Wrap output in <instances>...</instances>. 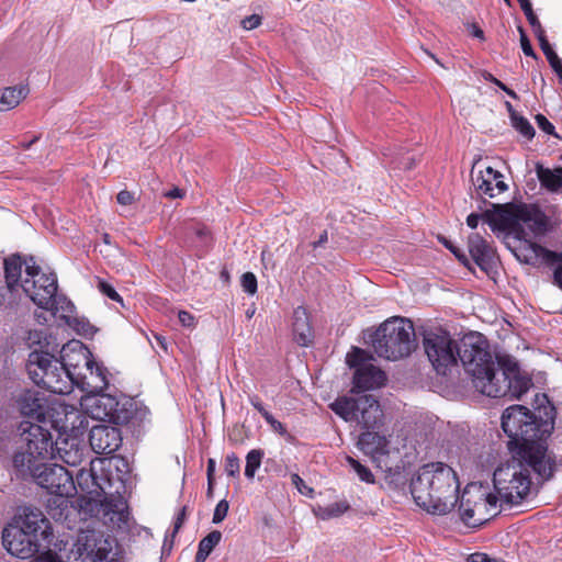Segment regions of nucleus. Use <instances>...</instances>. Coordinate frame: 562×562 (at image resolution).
Segmentation results:
<instances>
[{
    "mask_svg": "<svg viewBox=\"0 0 562 562\" xmlns=\"http://www.w3.org/2000/svg\"><path fill=\"white\" fill-rule=\"evenodd\" d=\"M89 441L95 453L111 454L122 445L121 430L114 425H95L90 430Z\"/></svg>",
    "mask_w": 562,
    "mask_h": 562,
    "instance_id": "obj_22",
    "label": "nucleus"
},
{
    "mask_svg": "<svg viewBox=\"0 0 562 562\" xmlns=\"http://www.w3.org/2000/svg\"><path fill=\"white\" fill-rule=\"evenodd\" d=\"M557 469L555 459L538 447L519 448L505 463L494 471L493 485L498 501L507 505H518L530 494L531 471L538 479L547 481Z\"/></svg>",
    "mask_w": 562,
    "mask_h": 562,
    "instance_id": "obj_2",
    "label": "nucleus"
},
{
    "mask_svg": "<svg viewBox=\"0 0 562 562\" xmlns=\"http://www.w3.org/2000/svg\"><path fill=\"white\" fill-rule=\"evenodd\" d=\"M540 48L542 49L543 54L546 55L550 66L558 75L560 82L562 83V61L557 55V53L552 49L550 43H546L543 45H540Z\"/></svg>",
    "mask_w": 562,
    "mask_h": 562,
    "instance_id": "obj_37",
    "label": "nucleus"
},
{
    "mask_svg": "<svg viewBox=\"0 0 562 562\" xmlns=\"http://www.w3.org/2000/svg\"><path fill=\"white\" fill-rule=\"evenodd\" d=\"M469 252L475 263L482 269H487L496 257L493 246L479 234H472L468 240Z\"/></svg>",
    "mask_w": 562,
    "mask_h": 562,
    "instance_id": "obj_25",
    "label": "nucleus"
},
{
    "mask_svg": "<svg viewBox=\"0 0 562 562\" xmlns=\"http://www.w3.org/2000/svg\"><path fill=\"white\" fill-rule=\"evenodd\" d=\"M98 289L100 290V292L102 294H104L105 296H108L109 299L115 301V302H120L122 303L123 300L121 297V295L115 291V289L109 284L108 282L103 281V280H100L99 283H98Z\"/></svg>",
    "mask_w": 562,
    "mask_h": 562,
    "instance_id": "obj_44",
    "label": "nucleus"
},
{
    "mask_svg": "<svg viewBox=\"0 0 562 562\" xmlns=\"http://www.w3.org/2000/svg\"><path fill=\"white\" fill-rule=\"evenodd\" d=\"M166 196L171 199L182 198V192L180 189L175 188L166 193Z\"/></svg>",
    "mask_w": 562,
    "mask_h": 562,
    "instance_id": "obj_63",
    "label": "nucleus"
},
{
    "mask_svg": "<svg viewBox=\"0 0 562 562\" xmlns=\"http://www.w3.org/2000/svg\"><path fill=\"white\" fill-rule=\"evenodd\" d=\"M468 562H502L499 560L488 557L486 553L475 552L471 554Z\"/></svg>",
    "mask_w": 562,
    "mask_h": 562,
    "instance_id": "obj_51",
    "label": "nucleus"
},
{
    "mask_svg": "<svg viewBox=\"0 0 562 562\" xmlns=\"http://www.w3.org/2000/svg\"><path fill=\"white\" fill-rule=\"evenodd\" d=\"M484 78L488 81H491L492 83H494L495 86H497L498 88H501L503 91H505L507 93V95H509L510 98L513 99H517V94L514 90L509 89L506 85H504L501 80H498L497 78H495L492 74H486L484 75Z\"/></svg>",
    "mask_w": 562,
    "mask_h": 562,
    "instance_id": "obj_48",
    "label": "nucleus"
},
{
    "mask_svg": "<svg viewBox=\"0 0 562 562\" xmlns=\"http://www.w3.org/2000/svg\"><path fill=\"white\" fill-rule=\"evenodd\" d=\"M330 408L348 423H356L367 431L358 437L357 447L369 456L376 468L385 473H398L389 462L390 440L386 436L369 431L382 425L383 412L379 401L370 394L341 396L330 404Z\"/></svg>",
    "mask_w": 562,
    "mask_h": 562,
    "instance_id": "obj_3",
    "label": "nucleus"
},
{
    "mask_svg": "<svg viewBox=\"0 0 562 562\" xmlns=\"http://www.w3.org/2000/svg\"><path fill=\"white\" fill-rule=\"evenodd\" d=\"M350 508L349 504L347 502H335L329 505H327L324 508H321L322 515L321 517L323 519H329L339 517L342 514H345Z\"/></svg>",
    "mask_w": 562,
    "mask_h": 562,
    "instance_id": "obj_39",
    "label": "nucleus"
},
{
    "mask_svg": "<svg viewBox=\"0 0 562 562\" xmlns=\"http://www.w3.org/2000/svg\"><path fill=\"white\" fill-rule=\"evenodd\" d=\"M502 428L510 438V443L519 448L538 447L548 451L546 439L553 429V423L538 419L522 405H513L502 415Z\"/></svg>",
    "mask_w": 562,
    "mask_h": 562,
    "instance_id": "obj_7",
    "label": "nucleus"
},
{
    "mask_svg": "<svg viewBox=\"0 0 562 562\" xmlns=\"http://www.w3.org/2000/svg\"><path fill=\"white\" fill-rule=\"evenodd\" d=\"M263 451L260 449H252L246 456L245 475L248 479H254L257 470L261 465Z\"/></svg>",
    "mask_w": 562,
    "mask_h": 562,
    "instance_id": "obj_35",
    "label": "nucleus"
},
{
    "mask_svg": "<svg viewBox=\"0 0 562 562\" xmlns=\"http://www.w3.org/2000/svg\"><path fill=\"white\" fill-rule=\"evenodd\" d=\"M550 260L547 266L553 270V283L562 290V250L548 252Z\"/></svg>",
    "mask_w": 562,
    "mask_h": 562,
    "instance_id": "obj_36",
    "label": "nucleus"
},
{
    "mask_svg": "<svg viewBox=\"0 0 562 562\" xmlns=\"http://www.w3.org/2000/svg\"><path fill=\"white\" fill-rule=\"evenodd\" d=\"M93 360L90 350L79 340H71L60 350V363L74 381L78 372L87 371V366Z\"/></svg>",
    "mask_w": 562,
    "mask_h": 562,
    "instance_id": "obj_21",
    "label": "nucleus"
},
{
    "mask_svg": "<svg viewBox=\"0 0 562 562\" xmlns=\"http://www.w3.org/2000/svg\"><path fill=\"white\" fill-rule=\"evenodd\" d=\"M450 251L459 259L460 262L468 266L469 259L462 250L454 246L453 248H450Z\"/></svg>",
    "mask_w": 562,
    "mask_h": 562,
    "instance_id": "obj_57",
    "label": "nucleus"
},
{
    "mask_svg": "<svg viewBox=\"0 0 562 562\" xmlns=\"http://www.w3.org/2000/svg\"><path fill=\"white\" fill-rule=\"evenodd\" d=\"M15 406L24 420L34 423L58 422L54 418L57 411L55 406L49 404L47 397L40 391L25 390L15 398Z\"/></svg>",
    "mask_w": 562,
    "mask_h": 562,
    "instance_id": "obj_17",
    "label": "nucleus"
},
{
    "mask_svg": "<svg viewBox=\"0 0 562 562\" xmlns=\"http://www.w3.org/2000/svg\"><path fill=\"white\" fill-rule=\"evenodd\" d=\"M392 164L395 165L394 168L411 170L415 165V157L398 153L392 158Z\"/></svg>",
    "mask_w": 562,
    "mask_h": 562,
    "instance_id": "obj_41",
    "label": "nucleus"
},
{
    "mask_svg": "<svg viewBox=\"0 0 562 562\" xmlns=\"http://www.w3.org/2000/svg\"><path fill=\"white\" fill-rule=\"evenodd\" d=\"M497 178H503V175L492 167H486L484 171L481 170L476 175H472V182L480 195L494 198L496 195L494 192V180H497Z\"/></svg>",
    "mask_w": 562,
    "mask_h": 562,
    "instance_id": "obj_30",
    "label": "nucleus"
},
{
    "mask_svg": "<svg viewBox=\"0 0 562 562\" xmlns=\"http://www.w3.org/2000/svg\"><path fill=\"white\" fill-rule=\"evenodd\" d=\"M110 464L111 461L108 459L95 458L89 462V468L80 469L76 475L79 488L88 495L78 499V506L90 515L99 513V507H105V515L109 513L123 515V502L108 497L111 494L108 491L111 487L108 474Z\"/></svg>",
    "mask_w": 562,
    "mask_h": 562,
    "instance_id": "obj_5",
    "label": "nucleus"
},
{
    "mask_svg": "<svg viewBox=\"0 0 562 562\" xmlns=\"http://www.w3.org/2000/svg\"><path fill=\"white\" fill-rule=\"evenodd\" d=\"M55 456L70 467L81 464L86 447L75 437L56 440L54 443Z\"/></svg>",
    "mask_w": 562,
    "mask_h": 562,
    "instance_id": "obj_24",
    "label": "nucleus"
},
{
    "mask_svg": "<svg viewBox=\"0 0 562 562\" xmlns=\"http://www.w3.org/2000/svg\"><path fill=\"white\" fill-rule=\"evenodd\" d=\"M345 462L357 474L360 481L367 484H373L375 482V477L371 470L360 461L350 456H346Z\"/></svg>",
    "mask_w": 562,
    "mask_h": 562,
    "instance_id": "obj_34",
    "label": "nucleus"
},
{
    "mask_svg": "<svg viewBox=\"0 0 562 562\" xmlns=\"http://www.w3.org/2000/svg\"><path fill=\"white\" fill-rule=\"evenodd\" d=\"M228 508H229V505L226 499L220 501L214 509L213 519H212L213 524L222 522L225 519V517L227 516Z\"/></svg>",
    "mask_w": 562,
    "mask_h": 562,
    "instance_id": "obj_43",
    "label": "nucleus"
},
{
    "mask_svg": "<svg viewBox=\"0 0 562 562\" xmlns=\"http://www.w3.org/2000/svg\"><path fill=\"white\" fill-rule=\"evenodd\" d=\"M12 525L19 526L37 540L48 541L53 536L49 520L40 509L34 507H23L14 517Z\"/></svg>",
    "mask_w": 562,
    "mask_h": 562,
    "instance_id": "obj_20",
    "label": "nucleus"
},
{
    "mask_svg": "<svg viewBox=\"0 0 562 562\" xmlns=\"http://www.w3.org/2000/svg\"><path fill=\"white\" fill-rule=\"evenodd\" d=\"M494 192L502 193L507 190V184L503 181V178H497V180H494Z\"/></svg>",
    "mask_w": 562,
    "mask_h": 562,
    "instance_id": "obj_59",
    "label": "nucleus"
},
{
    "mask_svg": "<svg viewBox=\"0 0 562 562\" xmlns=\"http://www.w3.org/2000/svg\"><path fill=\"white\" fill-rule=\"evenodd\" d=\"M459 357L475 390L486 396L520 398L529 390L530 380L520 375L516 364L503 368L494 362L481 334L471 333L461 339Z\"/></svg>",
    "mask_w": 562,
    "mask_h": 562,
    "instance_id": "obj_1",
    "label": "nucleus"
},
{
    "mask_svg": "<svg viewBox=\"0 0 562 562\" xmlns=\"http://www.w3.org/2000/svg\"><path fill=\"white\" fill-rule=\"evenodd\" d=\"M75 385L86 392L87 395L103 392L109 385L106 368L97 363L93 359L92 362L87 366V371L77 373L74 380V386Z\"/></svg>",
    "mask_w": 562,
    "mask_h": 562,
    "instance_id": "obj_23",
    "label": "nucleus"
},
{
    "mask_svg": "<svg viewBox=\"0 0 562 562\" xmlns=\"http://www.w3.org/2000/svg\"><path fill=\"white\" fill-rule=\"evenodd\" d=\"M21 286L34 304L54 315L59 310L69 313L74 310V304L70 301L57 296L56 276L42 273L35 261L27 262L26 277L23 278Z\"/></svg>",
    "mask_w": 562,
    "mask_h": 562,
    "instance_id": "obj_9",
    "label": "nucleus"
},
{
    "mask_svg": "<svg viewBox=\"0 0 562 562\" xmlns=\"http://www.w3.org/2000/svg\"><path fill=\"white\" fill-rule=\"evenodd\" d=\"M415 503L434 515H446L459 501V481L453 469L436 462L423 465L411 481Z\"/></svg>",
    "mask_w": 562,
    "mask_h": 562,
    "instance_id": "obj_4",
    "label": "nucleus"
},
{
    "mask_svg": "<svg viewBox=\"0 0 562 562\" xmlns=\"http://www.w3.org/2000/svg\"><path fill=\"white\" fill-rule=\"evenodd\" d=\"M72 494H53L47 502L48 515L58 522H67L76 508L72 506L69 497Z\"/></svg>",
    "mask_w": 562,
    "mask_h": 562,
    "instance_id": "obj_27",
    "label": "nucleus"
},
{
    "mask_svg": "<svg viewBox=\"0 0 562 562\" xmlns=\"http://www.w3.org/2000/svg\"><path fill=\"white\" fill-rule=\"evenodd\" d=\"M117 203L121 205H130L134 201V196L130 191L122 190L116 195Z\"/></svg>",
    "mask_w": 562,
    "mask_h": 562,
    "instance_id": "obj_52",
    "label": "nucleus"
},
{
    "mask_svg": "<svg viewBox=\"0 0 562 562\" xmlns=\"http://www.w3.org/2000/svg\"><path fill=\"white\" fill-rule=\"evenodd\" d=\"M265 420L269 424V426L271 427V429L276 432H278L279 435L281 436H284L286 435V428L284 427V425L282 423H280L279 420H277L272 414L270 413H265Z\"/></svg>",
    "mask_w": 562,
    "mask_h": 562,
    "instance_id": "obj_45",
    "label": "nucleus"
},
{
    "mask_svg": "<svg viewBox=\"0 0 562 562\" xmlns=\"http://www.w3.org/2000/svg\"><path fill=\"white\" fill-rule=\"evenodd\" d=\"M50 428L67 431L68 425H59V422L34 423L22 420L20 423L18 431L25 450L16 452L13 457V465L20 474H24L25 470L32 469V465L37 461L55 456V441Z\"/></svg>",
    "mask_w": 562,
    "mask_h": 562,
    "instance_id": "obj_6",
    "label": "nucleus"
},
{
    "mask_svg": "<svg viewBox=\"0 0 562 562\" xmlns=\"http://www.w3.org/2000/svg\"><path fill=\"white\" fill-rule=\"evenodd\" d=\"M26 370L31 380L55 394H69L72 380L58 359L46 352L32 351L29 355Z\"/></svg>",
    "mask_w": 562,
    "mask_h": 562,
    "instance_id": "obj_10",
    "label": "nucleus"
},
{
    "mask_svg": "<svg viewBox=\"0 0 562 562\" xmlns=\"http://www.w3.org/2000/svg\"><path fill=\"white\" fill-rule=\"evenodd\" d=\"M2 543L11 555L20 559L31 558L38 551L40 546L37 539L12 524H9L3 529Z\"/></svg>",
    "mask_w": 562,
    "mask_h": 562,
    "instance_id": "obj_19",
    "label": "nucleus"
},
{
    "mask_svg": "<svg viewBox=\"0 0 562 562\" xmlns=\"http://www.w3.org/2000/svg\"><path fill=\"white\" fill-rule=\"evenodd\" d=\"M371 345L374 352L386 360L406 358L417 347L414 325L409 319L391 317L373 333Z\"/></svg>",
    "mask_w": 562,
    "mask_h": 562,
    "instance_id": "obj_8",
    "label": "nucleus"
},
{
    "mask_svg": "<svg viewBox=\"0 0 562 562\" xmlns=\"http://www.w3.org/2000/svg\"><path fill=\"white\" fill-rule=\"evenodd\" d=\"M293 335L294 340L300 346H308L313 341V331L306 310L299 306L293 313Z\"/></svg>",
    "mask_w": 562,
    "mask_h": 562,
    "instance_id": "obj_28",
    "label": "nucleus"
},
{
    "mask_svg": "<svg viewBox=\"0 0 562 562\" xmlns=\"http://www.w3.org/2000/svg\"><path fill=\"white\" fill-rule=\"evenodd\" d=\"M243 290L248 294H255L257 292V278L252 272H245L241 276Z\"/></svg>",
    "mask_w": 562,
    "mask_h": 562,
    "instance_id": "obj_42",
    "label": "nucleus"
},
{
    "mask_svg": "<svg viewBox=\"0 0 562 562\" xmlns=\"http://www.w3.org/2000/svg\"><path fill=\"white\" fill-rule=\"evenodd\" d=\"M519 3H520L521 10L524 11L525 15H528V14H530V12H533L529 0H525Z\"/></svg>",
    "mask_w": 562,
    "mask_h": 562,
    "instance_id": "obj_61",
    "label": "nucleus"
},
{
    "mask_svg": "<svg viewBox=\"0 0 562 562\" xmlns=\"http://www.w3.org/2000/svg\"><path fill=\"white\" fill-rule=\"evenodd\" d=\"M222 533L218 530L211 531L199 542L194 562H205L213 549L220 543Z\"/></svg>",
    "mask_w": 562,
    "mask_h": 562,
    "instance_id": "obj_33",
    "label": "nucleus"
},
{
    "mask_svg": "<svg viewBox=\"0 0 562 562\" xmlns=\"http://www.w3.org/2000/svg\"><path fill=\"white\" fill-rule=\"evenodd\" d=\"M261 24V16L258 14H251L249 16H246L241 21V25L245 30H254L258 27Z\"/></svg>",
    "mask_w": 562,
    "mask_h": 562,
    "instance_id": "obj_49",
    "label": "nucleus"
},
{
    "mask_svg": "<svg viewBox=\"0 0 562 562\" xmlns=\"http://www.w3.org/2000/svg\"><path fill=\"white\" fill-rule=\"evenodd\" d=\"M251 405L265 417V413H269L262 405L258 396L250 397Z\"/></svg>",
    "mask_w": 562,
    "mask_h": 562,
    "instance_id": "obj_56",
    "label": "nucleus"
},
{
    "mask_svg": "<svg viewBox=\"0 0 562 562\" xmlns=\"http://www.w3.org/2000/svg\"><path fill=\"white\" fill-rule=\"evenodd\" d=\"M498 502V497L482 484L470 483L460 498V518L467 526H480L496 514Z\"/></svg>",
    "mask_w": 562,
    "mask_h": 562,
    "instance_id": "obj_11",
    "label": "nucleus"
},
{
    "mask_svg": "<svg viewBox=\"0 0 562 562\" xmlns=\"http://www.w3.org/2000/svg\"><path fill=\"white\" fill-rule=\"evenodd\" d=\"M370 358L364 350L357 347L347 353V363L356 369L352 393L379 389L384 384L386 380L385 373L372 363H369L368 360Z\"/></svg>",
    "mask_w": 562,
    "mask_h": 562,
    "instance_id": "obj_15",
    "label": "nucleus"
},
{
    "mask_svg": "<svg viewBox=\"0 0 562 562\" xmlns=\"http://www.w3.org/2000/svg\"><path fill=\"white\" fill-rule=\"evenodd\" d=\"M529 24L532 26H538L540 24V21L538 20L537 15L535 14V12H530V14L526 15Z\"/></svg>",
    "mask_w": 562,
    "mask_h": 562,
    "instance_id": "obj_62",
    "label": "nucleus"
},
{
    "mask_svg": "<svg viewBox=\"0 0 562 562\" xmlns=\"http://www.w3.org/2000/svg\"><path fill=\"white\" fill-rule=\"evenodd\" d=\"M520 245L515 249L516 258L527 265H537L539 260L548 265L550 256L548 252H552L536 243L532 239H518Z\"/></svg>",
    "mask_w": 562,
    "mask_h": 562,
    "instance_id": "obj_26",
    "label": "nucleus"
},
{
    "mask_svg": "<svg viewBox=\"0 0 562 562\" xmlns=\"http://www.w3.org/2000/svg\"><path fill=\"white\" fill-rule=\"evenodd\" d=\"M29 89L25 86L4 88L0 94V111H9L18 106L26 98Z\"/></svg>",
    "mask_w": 562,
    "mask_h": 562,
    "instance_id": "obj_31",
    "label": "nucleus"
},
{
    "mask_svg": "<svg viewBox=\"0 0 562 562\" xmlns=\"http://www.w3.org/2000/svg\"><path fill=\"white\" fill-rule=\"evenodd\" d=\"M519 34H520V45L524 54L526 56L536 57V53L530 44V41L528 40L525 31L522 27H518Z\"/></svg>",
    "mask_w": 562,
    "mask_h": 562,
    "instance_id": "obj_47",
    "label": "nucleus"
},
{
    "mask_svg": "<svg viewBox=\"0 0 562 562\" xmlns=\"http://www.w3.org/2000/svg\"><path fill=\"white\" fill-rule=\"evenodd\" d=\"M459 345L443 330H429L424 336V348L428 360L438 374L445 375L447 371L457 364Z\"/></svg>",
    "mask_w": 562,
    "mask_h": 562,
    "instance_id": "obj_12",
    "label": "nucleus"
},
{
    "mask_svg": "<svg viewBox=\"0 0 562 562\" xmlns=\"http://www.w3.org/2000/svg\"><path fill=\"white\" fill-rule=\"evenodd\" d=\"M184 517H186V507H183L180 510V513L178 514V516L176 518L172 535H176L179 531V529L181 528V526H182V524L184 521Z\"/></svg>",
    "mask_w": 562,
    "mask_h": 562,
    "instance_id": "obj_55",
    "label": "nucleus"
},
{
    "mask_svg": "<svg viewBox=\"0 0 562 562\" xmlns=\"http://www.w3.org/2000/svg\"><path fill=\"white\" fill-rule=\"evenodd\" d=\"M215 467H216L215 460L209 459L207 468H206L207 482L212 483L214 481Z\"/></svg>",
    "mask_w": 562,
    "mask_h": 562,
    "instance_id": "obj_58",
    "label": "nucleus"
},
{
    "mask_svg": "<svg viewBox=\"0 0 562 562\" xmlns=\"http://www.w3.org/2000/svg\"><path fill=\"white\" fill-rule=\"evenodd\" d=\"M536 122H537V124H538V127H539L541 131H543V132H546V133H548V134H551V135H553V136H555V137H558V138L560 137V136L554 132V126H553V125L548 121V119H547L544 115H542V114H537V115H536Z\"/></svg>",
    "mask_w": 562,
    "mask_h": 562,
    "instance_id": "obj_46",
    "label": "nucleus"
},
{
    "mask_svg": "<svg viewBox=\"0 0 562 562\" xmlns=\"http://www.w3.org/2000/svg\"><path fill=\"white\" fill-rule=\"evenodd\" d=\"M540 183L550 191H558L562 187V168L551 170L541 165L536 166Z\"/></svg>",
    "mask_w": 562,
    "mask_h": 562,
    "instance_id": "obj_32",
    "label": "nucleus"
},
{
    "mask_svg": "<svg viewBox=\"0 0 562 562\" xmlns=\"http://www.w3.org/2000/svg\"><path fill=\"white\" fill-rule=\"evenodd\" d=\"M110 538L94 529L80 530L70 551L71 562H112Z\"/></svg>",
    "mask_w": 562,
    "mask_h": 562,
    "instance_id": "obj_13",
    "label": "nucleus"
},
{
    "mask_svg": "<svg viewBox=\"0 0 562 562\" xmlns=\"http://www.w3.org/2000/svg\"><path fill=\"white\" fill-rule=\"evenodd\" d=\"M178 318H179V322L184 327H193L194 326V316L187 311H180L178 313Z\"/></svg>",
    "mask_w": 562,
    "mask_h": 562,
    "instance_id": "obj_50",
    "label": "nucleus"
},
{
    "mask_svg": "<svg viewBox=\"0 0 562 562\" xmlns=\"http://www.w3.org/2000/svg\"><path fill=\"white\" fill-rule=\"evenodd\" d=\"M87 414L100 422H109L113 425L126 424L131 418L128 409L117 398L110 394L87 395L82 402Z\"/></svg>",
    "mask_w": 562,
    "mask_h": 562,
    "instance_id": "obj_16",
    "label": "nucleus"
},
{
    "mask_svg": "<svg viewBox=\"0 0 562 562\" xmlns=\"http://www.w3.org/2000/svg\"><path fill=\"white\" fill-rule=\"evenodd\" d=\"M480 221V215L475 213H471L467 218V224L471 228H476Z\"/></svg>",
    "mask_w": 562,
    "mask_h": 562,
    "instance_id": "obj_60",
    "label": "nucleus"
},
{
    "mask_svg": "<svg viewBox=\"0 0 562 562\" xmlns=\"http://www.w3.org/2000/svg\"><path fill=\"white\" fill-rule=\"evenodd\" d=\"M224 470L227 475L236 477L239 475L240 472V461L236 453L232 452L226 456L225 458V464Z\"/></svg>",
    "mask_w": 562,
    "mask_h": 562,
    "instance_id": "obj_40",
    "label": "nucleus"
},
{
    "mask_svg": "<svg viewBox=\"0 0 562 562\" xmlns=\"http://www.w3.org/2000/svg\"><path fill=\"white\" fill-rule=\"evenodd\" d=\"M21 475L32 476L37 485L47 490L50 494H74L76 491L72 474L59 464L37 462Z\"/></svg>",
    "mask_w": 562,
    "mask_h": 562,
    "instance_id": "obj_14",
    "label": "nucleus"
},
{
    "mask_svg": "<svg viewBox=\"0 0 562 562\" xmlns=\"http://www.w3.org/2000/svg\"><path fill=\"white\" fill-rule=\"evenodd\" d=\"M38 562H63V560L56 553L48 550L38 557Z\"/></svg>",
    "mask_w": 562,
    "mask_h": 562,
    "instance_id": "obj_53",
    "label": "nucleus"
},
{
    "mask_svg": "<svg viewBox=\"0 0 562 562\" xmlns=\"http://www.w3.org/2000/svg\"><path fill=\"white\" fill-rule=\"evenodd\" d=\"M327 241V232H323L317 241L313 244L314 248H317Z\"/></svg>",
    "mask_w": 562,
    "mask_h": 562,
    "instance_id": "obj_64",
    "label": "nucleus"
},
{
    "mask_svg": "<svg viewBox=\"0 0 562 562\" xmlns=\"http://www.w3.org/2000/svg\"><path fill=\"white\" fill-rule=\"evenodd\" d=\"M513 126L526 138L530 139L535 135V128L527 119L517 113L510 115Z\"/></svg>",
    "mask_w": 562,
    "mask_h": 562,
    "instance_id": "obj_38",
    "label": "nucleus"
},
{
    "mask_svg": "<svg viewBox=\"0 0 562 562\" xmlns=\"http://www.w3.org/2000/svg\"><path fill=\"white\" fill-rule=\"evenodd\" d=\"M532 30L539 41V45H543V44L548 43L546 32H544L541 23L538 26H532Z\"/></svg>",
    "mask_w": 562,
    "mask_h": 562,
    "instance_id": "obj_54",
    "label": "nucleus"
},
{
    "mask_svg": "<svg viewBox=\"0 0 562 562\" xmlns=\"http://www.w3.org/2000/svg\"><path fill=\"white\" fill-rule=\"evenodd\" d=\"M546 229L544 216L536 209L519 206L514 213L513 233L517 239H532Z\"/></svg>",
    "mask_w": 562,
    "mask_h": 562,
    "instance_id": "obj_18",
    "label": "nucleus"
},
{
    "mask_svg": "<svg viewBox=\"0 0 562 562\" xmlns=\"http://www.w3.org/2000/svg\"><path fill=\"white\" fill-rule=\"evenodd\" d=\"M35 261L33 257L22 258L20 255H14L4 260V274L5 282L10 290H14L16 285H21L22 283V268L24 267V272L26 273V265Z\"/></svg>",
    "mask_w": 562,
    "mask_h": 562,
    "instance_id": "obj_29",
    "label": "nucleus"
}]
</instances>
